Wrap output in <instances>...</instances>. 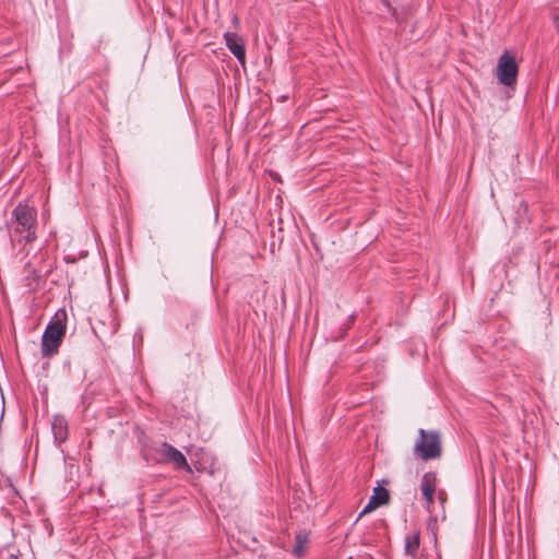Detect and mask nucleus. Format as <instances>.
Listing matches in <instances>:
<instances>
[{"instance_id":"obj_1","label":"nucleus","mask_w":559,"mask_h":559,"mask_svg":"<svg viewBox=\"0 0 559 559\" xmlns=\"http://www.w3.org/2000/svg\"><path fill=\"white\" fill-rule=\"evenodd\" d=\"M37 212L26 203H19L12 211L11 240L12 242H32L36 239Z\"/></svg>"},{"instance_id":"obj_2","label":"nucleus","mask_w":559,"mask_h":559,"mask_svg":"<svg viewBox=\"0 0 559 559\" xmlns=\"http://www.w3.org/2000/svg\"><path fill=\"white\" fill-rule=\"evenodd\" d=\"M64 318V311H61V313H56L55 318L46 326L41 336L43 356L49 357L58 352V348L61 345L66 333V324L63 323Z\"/></svg>"},{"instance_id":"obj_3","label":"nucleus","mask_w":559,"mask_h":559,"mask_svg":"<svg viewBox=\"0 0 559 559\" xmlns=\"http://www.w3.org/2000/svg\"><path fill=\"white\" fill-rule=\"evenodd\" d=\"M414 454L423 461L438 459L441 455V441L439 433L436 431L419 429L418 439L414 445Z\"/></svg>"},{"instance_id":"obj_4","label":"nucleus","mask_w":559,"mask_h":559,"mask_svg":"<svg viewBox=\"0 0 559 559\" xmlns=\"http://www.w3.org/2000/svg\"><path fill=\"white\" fill-rule=\"evenodd\" d=\"M519 67L515 59L510 56L509 52L506 51L499 57L497 64V79L502 85H513L516 82Z\"/></svg>"},{"instance_id":"obj_5","label":"nucleus","mask_w":559,"mask_h":559,"mask_svg":"<svg viewBox=\"0 0 559 559\" xmlns=\"http://www.w3.org/2000/svg\"><path fill=\"white\" fill-rule=\"evenodd\" d=\"M226 47L236 57L241 66L246 64V50L243 39L236 33L227 32L224 34Z\"/></svg>"},{"instance_id":"obj_6","label":"nucleus","mask_w":559,"mask_h":559,"mask_svg":"<svg viewBox=\"0 0 559 559\" xmlns=\"http://www.w3.org/2000/svg\"><path fill=\"white\" fill-rule=\"evenodd\" d=\"M159 454L176 468L190 469L185 455L168 443H163L158 450Z\"/></svg>"},{"instance_id":"obj_7","label":"nucleus","mask_w":559,"mask_h":559,"mask_svg":"<svg viewBox=\"0 0 559 559\" xmlns=\"http://www.w3.org/2000/svg\"><path fill=\"white\" fill-rule=\"evenodd\" d=\"M51 430L56 442L61 443L66 441L68 437V423L66 418L61 415L53 416Z\"/></svg>"},{"instance_id":"obj_8","label":"nucleus","mask_w":559,"mask_h":559,"mask_svg":"<svg viewBox=\"0 0 559 559\" xmlns=\"http://www.w3.org/2000/svg\"><path fill=\"white\" fill-rule=\"evenodd\" d=\"M436 475L432 473H426L421 477L420 489L424 497H429L436 492Z\"/></svg>"},{"instance_id":"obj_9","label":"nucleus","mask_w":559,"mask_h":559,"mask_svg":"<svg viewBox=\"0 0 559 559\" xmlns=\"http://www.w3.org/2000/svg\"><path fill=\"white\" fill-rule=\"evenodd\" d=\"M419 548V535H407L405 538V552L409 556H415Z\"/></svg>"},{"instance_id":"obj_10","label":"nucleus","mask_w":559,"mask_h":559,"mask_svg":"<svg viewBox=\"0 0 559 559\" xmlns=\"http://www.w3.org/2000/svg\"><path fill=\"white\" fill-rule=\"evenodd\" d=\"M388 490L382 487H376L373 489V495L370 497L371 503L378 504V507L384 504L388 501Z\"/></svg>"},{"instance_id":"obj_11","label":"nucleus","mask_w":559,"mask_h":559,"mask_svg":"<svg viewBox=\"0 0 559 559\" xmlns=\"http://www.w3.org/2000/svg\"><path fill=\"white\" fill-rule=\"evenodd\" d=\"M308 536L305 533H299L296 536V544L294 546L293 552L297 557H301L305 554V546L307 544Z\"/></svg>"},{"instance_id":"obj_12","label":"nucleus","mask_w":559,"mask_h":559,"mask_svg":"<svg viewBox=\"0 0 559 559\" xmlns=\"http://www.w3.org/2000/svg\"><path fill=\"white\" fill-rule=\"evenodd\" d=\"M377 508H378V504H373V503H371V500L369 499V502L366 504V507H365V508L362 509V511L359 513L358 519H359V518H361L362 515H365V514H367V513H369V512L373 511V510H374V509H377Z\"/></svg>"},{"instance_id":"obj_13","label":"nucleus","mask_w":559,"mask_h":559,"mask_svg":"<svg viewBox=\"0 0 559 559\" xmlns=\"http://www.w3.org/2000/svg\"><path fill=\"white\" fill-rule=\"evenodd\" d=\"M426 500V508L429 512H431V506L433 504L435 495H431L429 497H424Z\"/></svg>"},{"instance_id":"obj_14","label":"nucleus","mask_w":559,"mask_h":559,"mask_svg":"<svg viewBox=\"0 0 559 559\" xmlns=\"http://www.w3.org/2000/svg\"><path fill=\"white\" fill-rule=\"evenodd\" d=\"M438 499H439V501H440V503H441V504H443V503H444V501H445V492H444L443 490H440V491L438 492Z\"/></svg>"},{"instance_id":"obj_15","label":"nucleus","mask_w":559,"mask_h":559,"mask_svg":"<svg viewBox=\"0 0 559 559\" xmlns=\"http://www.w3.org/2000/svg\"><path fill=\"white\" fill-rule=\"evenodd\" d=\"M554 23H555V27H556V29H557V32L559 34V16H555L554 17Z\"/></svg>"}]
</instances>
